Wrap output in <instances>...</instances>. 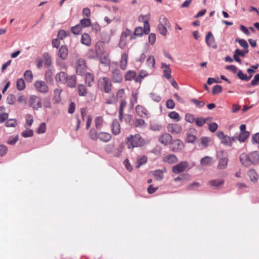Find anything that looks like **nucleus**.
I'll return each mask as SVG.
<instances>
[{"mask_svg":"<svg viewBox=\"0 0 259 259\" xmlns=\"http://www.w3.org/2000/svg\"><path fill=\"white\" fill-rule=\"evenodd\" d=\"M239 159L243 166L249 167L258 161L259 154L256 151H253L249 154L243 153L240 154Z\"/></svg>","mask_w":259,"mask_h":259,"instance_id":"1","label":"nucleus"},{"mask_svg":"<svg viewBox=\"0 0 259 259\" xmlns=\"http://www.w3.org/2000/svg\"><path fill=\"white\" fill-rule=\"evenodd\" d=\"M126 144L128 149L143 146L146 144L145 140L139 134L131 135L126 138Z\"/></svg>","mask_w":259,"mask_h":259,"instance_id":"2","label":"nucleus"},{"mask_svg":"<svg viewBox=\"0 0 259 259\" xmlns=\"http://www.w3.org/2000/svg\"><path fill=\"white\" fill-rule=\"evenodd\" d=\"M130 37V39H135V37L132 35V31L129 29L124 30L120 35V40L119 42V47L121 49H123L126 45L127 42V38Z\"/></svg>","mask_w":259,"mask_h":259,"instance_id":"3","label":"nucleus"},{"mask_svg":"<svg viewBox=\"0 0 259 259\" xmlns=\"http://www.w3.org/2000/svg\"><path fill=\"white\" fill-rule=\"evenodd\" d=\"M98 85L100 89L106 93H109L111 91L112 83L111 80L106 77H100Z\"/></svg>","mask_w":259,"mask_h":259,"instance_id":"4","label":"nucleus"},{"mask_svg":"<svg viewBox=\"0 0 259 259\" xmlns=\"http://www.w3.org/2000/svg\"><path fill=\"white\" fill-rule=\"evenodd\" d=\"M169 26V23L167 19L164 16H161L159 20V24L157 28L159 32L162 35L165 36L167 34V27Z\"/></svg>","mask_w":259,"mask_h":259,"instance_id":"5","label":"nucleus"},{"mask_svg":"<svg viewBox=\"0 0 259 259\" xmlns=\"http://www.w3.org/2000/svg\"><path fill=\"white\" fill-rule=\"evenodd\" d=\"M144 28L142 27H137L135 28L134 34L136 37V36H141L143 33L148 34L150 30V25L147 20L144 22Z\"/></svg>","mask_w":259,"mask_h":259,"instance_id":"6","label":"nucleus"},{"mask_svg":"<svg viewBox=\"0 0 259 259\" xmlns=\"http://www.w3.org/2000/svg\"><path fill=\"white\" fill-rule=\"evenodd\" d=\"M29 105L35 110L41 108L42 104L40 98L35 95L31 96L29 99Z\"/></svg>","mask_w":259,"mask_h":259,"instance_id":"7","label":"nucleus"},{"mask_svg":"<svg viewBox=\"0 0 259 259\" xmlns=\"http://www.w3.org/2000/svg\"><path fill=\"white\" fill-rule=\"evenodd\" d=\"M184 146L183 142L178 139L171 142L170 149L174 152H179L184 149Z\"/></svg>","mask_w":259,"mask_h":259,"instance_id":"8","label":"nucleus"},{"mask_svg":"<svg viewBox=\"0 0 259 259\" xmlns=\"http://www.w3.org/2000/svg\"><path fill=\"white\" fill-rule=\"evenodd\" d=\"M34 86L38 92L42 94H47L49 92V87L44 81L36 80Z\"/></svg>","mask_w":259,"mask_h":259,"instance_id":"9","label":"nucleus"},{"mask_svg":"<svg viewBox=\"0 0 259 259\" xmlns=\"http://www.w3.org/2000/svg\"><path fill=\"white\" fill-rule=\"evenodd\" d=\"M188 166V163L183 161L174 165L172 168V171L175 174H178L186 170Z\"/></svg>","mask_w":259,"mask_h":259,"instance_id":"10","label":"nucleus"},{"mask_svg":"<svg viewBox=\"0 0 259 259\" xmlns=\"http://www.w3.org/2000/svg\"><path fill=\"white\" fill-rule=\"evenodd\" d=\"M85 62L83 59H78L76 62V70L78 74L82 75L87 69Z\"/></svg>","mask_w":259,"mask_h":259,"instance_id":"11","label":"nucleus"},{"mask_svg":"<svg viewBox=\"0 0 259 259\" xmlns=\"http://www.w3.org/2000/svg\"><path fill=\"white\" fill-rule=\"evenodd\" d=\"M167 131L172 134H179L182 131L181 125L177 123H169L167 125Z\"/></svg>","mask_w":259,"mask_h":259,"instance_id":"12","label":"nucleus"},{"mask_svg":"<svg viewBox=\"0 0 259 259\" xmlns=\"http://www.w3.org/2000/svg\"><path fill=\"white\" fill-rule=\"evenodd\" d=\"M172 140V136L167 133L160 135L158 138V142L164 146L168 145Z\"/></svg>","mask_w":259,"mask_h":259,"instance_id":"13","label":"nucleus"},{"mask_svg":"<svg viewBox=\"0 0 259 259\" xmlns=\"http://www.w3.org/2000/svg\"><path fill=\"white\" fill-rule=\"evenodd\" d=\"M135 110L139 116L142 118H148L149 117V112L145 107L138 105L136 106Z\"/></svg>","mask_w":259,"mask_h":259,"instance_id":"14","label":"nucleus"},{"mask_svg":"<svg viewBox=\"0 0 259 259\" xmlns=\"http://www.w3.org/2000/svg\"><path fill=\"white\" fill-rule=\"evenodd\" d=\"M205 42L208 47L214 49L217 48V45L215 42V38L211 32H208L206 35Z\"/></svg>","mask_w":259,"mask_h":259,"instance_id":"15","label":"nucleus"},{"mask_svg":"<svg viewBox=\"0 0 259 259\" xmlns=\"http://www.w3.org/2000/svg\"><path fill=\"white\" fill-rule=\"evenodd\" d=\"M217 137L221 141V143L226 146H231L230 137L226 135L223 132H218L217 133Z\"/></svg>","mask_w":259,"mask_h":259,"instance_id":"16","label":"nucleus"},{"mask_svg":"<svg viewBox=\"0 0 259 259\" xmlns=\"http://www.w3.org/2000/svg\"><path fill=\"white\" fill-rule=\"evenodd\" d=\"M224 181L222 179H214L209 181L208 185L213 189H220L222 187Z\"/></svg>","mask_w":259,"mask_h":259,"instance_id":"17","label":"nucleus"},{"mask_svg":"<svg viewBox=\"0 0 259 259\" xmlns=\"http://www.w3.org/2000/svg\"><path fill=\"white\" fill-rule=\"evenodd\" d=\"M146 66L149 71H153L155 66V59L153 55L149 56L146 61Z\"/></svg>","mask_w":259,"mask_h":259,"instance_id":"18","label":"nucleus"},{"mask_svg":"<svg viewBox=\"0 0 259 259\" xmlns=\"http://www.w3.org/2000/svg\"><path fill=\"white\" fill-rule=\"evenodd\" d=\"M98 140H100L101 141L107 143L111 140L112 138V136L110 134L108 133L101 132L98 133Z\"/></svg>","mask_w":259,"mask_h":259,"instance_id":"19","label":"nucleus"},{"mask_svg":"<svg viewBox=\"0 0 259 259\" xmlns=\"http://www.w3.org/2000/svg\"><path fill=\"white\" fill-rule=\"evenodd\" d=\"M120 125L118 120H114L111 124V130L113 135L117 136L120 133Z\"/></svg>","mask_w":259,"mask_h":259,"instance_id":"20","label":"nucleus"},{"mask_svg":"<svg viewBox=\"0 0 259 259\" xmlns=\"http://www.w3.org/2000/svg\"><path fill=\"white\" fill-rule=\"evenodd\" d=\"M67 76L66 74L62 71L58 72L55 76V80L57 82L65 83L67 81Z\"/></svg>","mask_w":259,"mask_h":259,"instance_id":"21","label":"nucleus"},{"mask_svg":"<svg viewBox=\"0 0 259 259\" xmlns=\"http://www.w3.org/2000/svg\"><path fill=\"white\" fill-rule=\"evenodd\" d=\"M68 50L65 46H62L58 52V57L62 60H66L68 57Z\"/></svg>","mask_w":259,"mask_h":259,"instance_id":"22","label":"nucleus"},{"mask_svg":"<svg viewBox=\"0 0 259 259\" xmlns=\"http://www.w3.org/2000/svg\"><path fill=\"white\" fill-rule=\"evenodd\" d=\"M163 161L168 164H173L177 162L178 158L174 154H167L163 157Z\"/></svg>","mask_w":259,"mask_h":259,"instance_id":"23","label":"nucleus"},{"mask_svg":"<svg viewBox=\"0 0 259 259\" xmlns=\"http://www.w3.org/2000/svg\"><path fill=\"white\" fill-rule=\"evenodd\" d=\"M211 138L207 137H202L199 139V146L202 149L206 148L211 142Z\"/></svg>","mask_w":259,"mask_h":259,"instance_id":"24","label":"nucleus"},{"mask_svg":"<svg viewBox=\"0 0 259 259\" xmlns=\"http://www.w3.org/2000/svg\"><path fill=\"white\" fill-rule=\"evenodd\" d=\"M161 68L163 69V76L167 79L171 77V69L168 65L164 63H161Z\"/></svg>","mask_w":259,"mask_h":259,"instance_id":"25","label":"nucleus"},{"mask_svg":"<svg viewBox=\"0 0 259 259\" xmlns=\"http://www.w3.org/2000/svg\"><path fill=\"white\" fill-rule=\"evenodd\" d=\"M112 79L114 82H120L122 79V75L119 70L115 69L112 73Z\"/></svg>","mask_w":259,"mask_h":259,"instance_id":"26","label":"nucleus"},{"mask_svg":"<svg viewBox=\"0 0 259 259\" xmlns=\"http://www.w3.org/2000/svg\"><path fill=\"white\" fill-rule=\"evenodd\" d=\"M62 90L59 89H55L53 91V100L55 103H58L61 101V93Z\"/></svg>","mask_w":259,"mask_h":259,"instance_id":"27","label":"nucleus"},{"mask_svg":"<svg viewBox=\"0 0 259 259\" xmlns=\"http://www.w3.org/2000/svg\"><path fill=\"white\" fill-rule=\"evenodd\" d=\"M81 42L87 46H90L91 45V38L88 33H84L82 34Z\"/></svg>","mask_w":259,"mask_h":259,"instance_id":"28","label":"nucleus"},{"mask_svg":"<svg viewBox=\"0 0 259 259\" xmlns=\"http://www.w3.org/2000/svg\"><path fill=\"white\" fill-rule=\"evenodd\" d=\"M153 71H149V70H144L142 69L139 71V76L135 78V80L136 82L139 81V77H140L141 78H144L147 76H148L149 75L152 74V73Z\"/></svg>","mask_w":259,"mask_h":259,"instance_id":"29","label":"nucleus"},{"mask_svg":"<svg viewBox=\"0 0 259 259\" xmlns=\"http://www.w3.org/2000/svg\"><path fill=\"white\" fill-rule=\"evenodd\" d=\"M248 176L251 182L256 183L259 179V176L253 169H250L248 172Z\"/></svg>","mask_w":259,"mask_h":259,"instance_id":"30","label":"nucleus"},{"mask_svg":"<svg viewBox=\"0 0 259 259\" xmlns=\"http://www.w3.org/2000/svg\"><path fill=\"white\" fill-rule=\"evenodd\" d=\"M100 60L102 64L105 65H108L110 62L108 54L103 53L100 57Z\"/></svg>","mask_w":259,"mask_h":259,"instance_id":"31","label":"nucleus"},{"mask_svg":"<svg viewBox=\"0 0 259 259\" xmlns=\"http://www.w3.org/2000/svg\"><path fill=\"white\" fill-rule=\"evenodd\" d=\"M200 164L203 166H207L211 164L213 162V158L210 156H205L200 159Z\"/></svg>","mask_w":259,"mask_h":259,"instance_id":"32","label":"nucleus"},{"mask_svg":"<svg viewBox=\"0 0 259 259\" xmlns=\"http://www.w3.org/2000/svg\"><path fill=\"white\" fill-rule=\"evenodd\" d=\"M127 62V55L124 53L121 55V60L120 62V66L121 69L125 70L126 69Z\"/></svg>","mask_w":259,"mask_h":259,"instance_id":"33","label":"nucleus"},{"mask_svg":"<svg viewBox=\"0 0 259 259\" xmlns=\"http://www.w3.org/2000/svg\"><path fill=\"white\" fill-rule=\"evenodd\" d=\"M228 159L227 157L219 159L218 167L220 169H224L227 167Z\"/></svg>","mask_w":259,"mask_h":259,"instance_id":"34","label":"nucleus"},{"mask_svg":"<svg viewBox=\"0 0 259 259\" xmlns=\"http://www.w3.org/2000/svg\"><path fill=\"white\" fill-rule=\"evenodd\" d=\"M149 129L152 131L159 132L162 129V125L156 122H151L150 123Z\"/></svg>","mask_w":259,"mask_h":259,"instance_id":"35","label":"nucleus"},{"mask_svg":"<svg viewBox=\"0 0 259 259\" xmlns=\"http://www.w3.org/2000/svg\"><path fill=\"white\" fill-rule=\"evenodd\" d=\"M134 125L137 127L144 128L147 126V123L143 119L137 118L135 120Z\"/></svg>","mask_w":259,"mask_h":259,"instance_id":"36","label":"nucleus"},{"mask_svg":"<svg viewBox=\"0 0 259 259\" xmlns=\"http://www.w3.org/2000/svg\"><path fill=\"white\" fill-rule=\"evenodd\" d=\"M67 85L70 88L75 87L76 85V77L74 75H71L67 77Z\"/></svg>","mask_w":259,"mask_h":259,"instance_id":"37","label":"nucleus"},{"mask_svg":"<svg viewBox=\"0 0 259 259\" xmlns=\"http://www.w3.org/2000/svg\"><path fill=\"white\" fill-rule=\"evenodd\" d=\"M94 76L92 74H91L90 73L86 74L85 81L88 86L91 87L94 83Z\"/></svg>","mask_w":259,"mask_h":259,"instance_id":"38","label":"nucleus"},{"mask_svg":"<svg viewBox=\"0 0 259 259\" xmlns=\"http://www.w3.org/2000/svg\"><path fill=\"white\" fill-rule=\"evenodd\" d=\"M249 136L248 132H240L237 139L240 142H244Z\"/></svg>","mask_w":259,"mask_h":259,"instance_id":"39","label":"nucleus"},{"mask_svg":"<svg viewBox=\"0 0 259 259\" xmlns=\"http://www.w3.org/2000/svg\"><path fill=\"white\" fill-rule=\"evenodd\" d=\"M26 123L25 126L26 128H28L31 126L33 122V118L32 115L30 114H27L25 116Z\"/></svg>","mask_w":259,"mask_h":259,"instance_id":"40","label":"nucleus"},{"mask_svg":"<svg viewBox=\"0 0 259 259\" xmlns=\"http://www.w3.org/2000/svg\"><path fill=\"white\" fill-rule=\"evenodd\" d=\"M168 116L170 118L177 122L181 120V117L180 116L179 113L176 111L170 112L168 114Z\"/></svg>","mask_w":259,"mask_h":259,"instance_id":"41","label":"nucleus"},{"mask_svg":"<svg viewBox=\"0 0 259 259\" xmlns=\"http://www.w3.org/2000/svg\"><path fill=\"white\" fill-rule=\"evenodd\" d=\"M152 174L155 177V179L158 181L162 180L163 178V172L159 169L152 171Z\"/></svg>","mask_w":259,"mask_h":259,"instance_id":"42","label":"nucleus"},{"mask_svg":"<svg viewBox=\"0 0 259 259\" xmlns=\"http://www.w3.org/2000/svg\"><path fill=\"white\" fill-rule=\"evenodd\" d=\"M17 88L19 91L23 90L25 88V83L23 78H19L16 82Z\"/></svg>","mask_w":259,"mask_h":259,"instance_id":"43","label":"nucleus"},{"mask_svg":"<svg viewBox=\"0 0 259 259\" xmlns=\"http://www.w3.org/2000/svg\"><path fill=\"white\" fill-rule=\"evenodd\" d=\"M79 25L81 27H88L91 25V21L89 18H84L80 20Z\"/></svg>","mask_w":259,"mask_h":259,"instance_id":"44","label":"nucleus"},{"mask_svg":"<svg viewBox=\"0 0 259 259\" xmlns=\"http://www.w3.org/2000/svg\"><path fill=\"white\" fill-rule=\"evenodd\" d=\"M5 108L3 106L0 107V123L4 122V121L8 118V114L4 113Z\"/></svg>","mask_w":259,"mask_h":259,"instance_id":"45","label":"nucleus"},{"mask_svg":"<svg viewBox=\"0 0 259 259\" xmlns=\"http://www.w3.org/2000/svg\"><path fill=\"white\" fill-rule=\"evenodd\" d=\"M147 161V157L145 156H142L137 159L136 167L139 168L142 165L145 164Z\"/></svg>","mask_w":259,"mask_h":259,"instance_id":"46","label":"nucleus"},{"mask_svg":"<svg viewBox=\"0 0 259 259\" xmlns=\"http://www.w3.org/2000/svg\"><path fill=\"white\" fill-rule=\"evenodd\" d=\"M24 77L27 82H31L33 79L32 71L29 70H26L24 74Z\"/></svg>","mask_w":259,"mask_h":259,"instance_id":"47","label":"nucleus"},{"mask_svg":"<svg viewBox=\"0 0 259 259\" xmlns=\"http://www.w3.org/2000/svg\"><path fill=\"white\" fill-rule=\"evenodd\" d=\"M150 97L154 102H159L161 100V96L157 93L152 92L150 94Z\"/></svg>","mask_w":259,"mask_h":259,"instance_id":"48","label":"nucleus"},{"mask_svg":"<svg viewBox=\"0 0 259 259\" xmlns=\"http://www.w3.org/2000/svg\"><path fill=\"white\" fill-rule=\"evenodd\" d=\"M79 95L80 96H85L87 94V90L83 84H80L78 87Z\"/></svg>","mask_w":259,"mask_h":259,"instance_id":"49","label":"nucleus"},{"mask_svg":"<svg viewBox=\"0 0 259 259\" xmlns=\"http://www.w3.org/2000/svg\"><path fill=\"white\" fill-rule=\"evenodd\" d=\"M42 56L45 62V65L47 66H50L52 64L51 56L48 53H45L43 54Z\"/></svg>","mask_w":259,"mask_h":259,"instance_id":"50","label":"nucleus"},{"mask_svg":"<svg viewBox=\"0 0 259 259\" xmlns=\"http://www.w3.org/2000/svg\"><path fill=\"white\" fill-rule=\"evenodd\" d=\"M136 72L135 71L129 70L126 72L125 79L126 80H131L136 77Z\"/></svg>","mask_w":259,"mask_h":259,"instance_id":"51","label":"nucleus"},{"mask_svg":"<svg viewBox=\"0 0 259 259\" xmlns=\"http://www.w3.org/2000/svg\"><path fill=\"white\" fill-rule=\"evenodd\" d=\"M89 136L90 138L94 141H97L98 140V133L97 131L94 129H91L89 133Z\"/></svg>","mask_w":259,"mask_h":259,"instance_id":"52","label":"nucleus"},{"mask_svg":"<svg viewBox=\"0 0 259 259\" xmlns=\"http://www.w3.org/2000/svg\"><path fill=\"white\" fill-rule=\"evenodd\" d=\"M95 121L96 128L97 129L101 128L102 126L103 122V118L101 116L97 117L95 118Z\"/></svg>","mask_w":259,"mask_h":259,"instance_id":"53","label":"nucleus"},{"mask_svg":"<svg viewBox=\"0 0 259 259\" xmlns=\"http://www.w3.org/2000/svg\"><path fill=\"white\" fill-rule=\"evenodd\" d=\"M81 30L82 27L79 24L76 25L71 28V31L74 34H79Z\"/></svg>","mask_w":259,"mask_h":259,"instance_id":"54","label":"nucleus"},{"mask_svg":"<svg viewBox=\"0 0 259 259\" xmlns=\"http://www.w3.org/2000/svg\"><path fill=\"white\" fill-rule=\"evenodd\" d=\"M21 135L24 138L31 137L33 135V132L32 130L27 129L22 132Z\"/></svg>","mask_w":259,"mask_h":259,"instance_id":"55","label":"nucleus"},{"mask_svg":"<svg viewBox=\"0 0 259 259\" xmlns=\"http://www.w3.org/2000/svg\"><path fill=\"white\" fill-rule=\"evenodd\" d=\"M237 76L240 79L246 81L249 80L251 77V76L248 77L246 74L243 73L241 70L238 72Z\"/></svg>","mask_w":259,"mask_h":259,"instance_id":"56","label":"nucleus"},{"mask_svg":"<svg viewBox=\"0 0 259 259\" xmlns=\"http://www.w3.org/2000/svg\"><path fill=\"white\" fill-rule=\"evenodd\" d=\"M209 119V118H203L202 117H199V118H197L196 120H195V122H196V124L198 126H202L203 125V124L207 121V120Z\"/></svg>","mask_w":259,"mask_h":259,"instance_id":"57","label":"nucleus"},{"mask_svg":"<svg viewBox=\"0 0 259 259\" xmlns=\"http://www.w3.org/2000/svg\"><path fill=\"white\" fill-rule=\"evenodd\" d=\"M197 139L196 137L191 134H188L186 138V142L189 143H194Z\"/></svg>","mask_w":259,"mask_h":259,"instance_id":"58","label":"nucleus"},{"mask_svg":"<svg viewBox=\"0 0 259 259\" xmlns=\"http://www.w3.org/2000/svg\"><path fill=\"white\" fill-rule=\"evenodd\" d=\"M124 148V145L122 144H121L117 148L114 153V155L116 157H119L121 155L123 150Z\"/></svg>","mask_w":259,"mask_h":259,"instance_id":"59","label":"nucleus"},{"mask_svg":"<svg viewBox=\"0 0 259 259\" xmlns=\"http://www.w3.org/2000/svg\"><path fill=\"white\" fill-rule=\"evenodd\" d=\"M236 42H238L239 45L243 48L247 49L248 47V45L246 40L244 39L237 38Z\"/></svg>","mask_w":259,"mask_h":259,"instance_id":"60","label":"nucleus"},{"mask_svg":"<svg viewBox=\"0 0 259 259\" xmlns=\"http://www.w3.org/2000/svg\"><path fill=\"white\" fill-rule=\"evenodd\" d=\"M46 131V124L45 122H42L40 124L37 130L38 134H44Z\"/></svg>","mask_w":259,"mask_h":259,"instance_id":"61","label":"nucleus"},{"mask_svg":"<svg viewBox=\"0 0 259 259\" xmlns=\"http://www.w3.org/2000/svg\"><path fill=\"white\" fill-rule=\"evenodd\" d=\"M17 124L16 119H10L6 123L7 127H15Z\"/></svg>","mask_w":259,"mask_h":259,"instance_id":"62","label":"nucleus"},{"mask_svg":"<svg viewBox=\"0 0 259 259\" xmlns=\"http://www.w3.org/2000/svg\"><path fill=\"white\" fill-rule=\"evenodd\" d=\"M19 139L18 135L10 137L7 141V143L10 145H14Z\"/></svg>","mask_w":259,"mask_h":259,"instance_id":"63","label":"nucleus"},{"mask_svg":"<svg viewBox=\"0 0 259 259\" xmlns=\"http://www.w3.org/2000/svg\"><path fill=\"white\" fill-rule=\"evenodd\" d=\"M222 92V87L220 85H216L213 87L212 93L213 95L218 94Z\"/></svg>","mask_w":259,"mask_h":259,"instance_id":"64","label":"nucleus"}]
</instances>
